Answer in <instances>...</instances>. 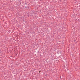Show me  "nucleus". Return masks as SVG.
<instances>
[{"mask_svg": "<svg viewBox=\"0 0 80 80\" xmlns=\"http://www.w3.org/2000/svg\"><path fill=\"white\" fill-rule=\"evenodd\" d=\"M32 14H33V15H34V14H35V13H34V12H32Z\"/></svg>", "mask_w": 80, "mask_h": 80, "instance_id": "nucleus-1", "label": "nucleus"}, {"mask_svg": "<svg viewBox=\"0 0 80 80\" xmlns=\"http://www.w3.org/2000/svg\"><path fill=\"white\" fill-rule=\"evenodd\" d=\"M45 76H46V77H47V74H46V75H45Z\"/></svg>", "mask_w": 80, "mask_h": 80, "instance_id": "nucleus-2", "label": "nucleus"}, {"mask_svg": "<svg viewBox=\"0 0 80 80\" xmlns=\"http://www.w3.org/2000/svg\"><path fill=\"white\" fill-rule=\"evenodd\" d=\"M17 39H18V38H17Z\"/></svg>", "mask_w": 80, "mask_h": 80, "instance_id": "nucleus-3", "label": "nucleus"}]
</instances>
